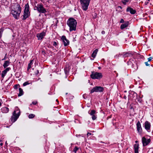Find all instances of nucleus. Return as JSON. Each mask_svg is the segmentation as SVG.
Here are the masks:
<instances>
[{"instance_id": "nucleus-1", "label": "nucleus", "mask_w": 153, "mask_h": 153, "mask_svg": "<svg viewBox=\"0 0 153 153\" xmlns=\"http://www.w3.org/2000/svg\"><path fill=\"white\" fill-rule=\"evenodd\" d=\"M21 11L20 5L18 3H15L13 6L11 13L16 19L19 17Z\"/></svg>"}, {"instance_id": "nucleus-2", "label": "nucleus", "mask_w": 153, "mask_h": 153, "mask_svg": "<svg viewBox=\"0 0 153 153\" xmlns=\"http://www.w3.org/2000/svg\"><path fill=\"white\" fill-rule=\"evenodd\" d=\"M67 24L69 27V30L70 32L76 30L77 22L75 19L72 18H69L67 21Z\"/></svg>"}, {"instance_id": "nucleus-3", "label": "nucleus", "mask_w": 153, "mask_h": 153, "mask_svg": "<svg viewBox=\"0 0 153 153\" xmlns=\"http://www.w3.org/2000/svg\"><path fill=\"white\" fill-rule=\"evenodd\" d=\"M20 115V111L17 107H16L13 112V116L11 118V121L12 123L15 122L18 118Z\"/></svg>"}, {"instance_id": "nucleus-4", "label": "nucleus", "mask_w": 153, "mask_h": 153, "mask_svg": "<svg viewBox=\"0 0 153 153\" xmlns=\"http://www.w3.org/2000/svg\"><path fill=\"white\" fill-rule=\"evenodd\" d=\"M34 10L37 11L40 13H45L47 12L46 9L44 7L42 4H37L36 5H35Z\"/></svg>"}, {"instance_id": "nucleus-5", "label": "nucleus", "mask_w": 153, "mask_h": 153, "mask_svg": "<svg viewBox=\"0 0 153 153\" xmlns=\"http://www.w3.org/2000/svg\"><path fill=\"white\" fill-rule=\"evenodd\" d=\"M91 0H80L81 5L82 9L86 10L88 9Z\"/></svg>"}, {"instance_id": "nucleus-6", "label": "nucleus", "mask_w": 153, "mask_h": 153, "mask_svg": "<svg viewBox=\"0 0 153 153\" xmlns=\"http://www.w3.org/2000/svg\"><path fill=\"white\" fill-rule=\"evenodd\" d=\"M29 7L28 4H26L25 7V9L23 15L24 20L26 19L30 15V12L29 11Z\"/></svg>"}, {"instance_id": "nucleus-7", "label": "nucleus", "mask_w": 153, "mask_h": 153, "mask_svg": "<svg viewBox=\"0 0 153 153\" xmlns=\"http://www.w3.org/2000/svg\"><path fill=\"white\" fill-rule=\"evenodd\" d=\"M102 76L101 73L97 72L92 73L91 75V77L94 79H100L102 77Z\"/></svg>"}, {"instance_id": "nucleus-8", "label": "nucleus", "mask_w": 153, "mask_h": 153, "mask_svg": "<svg viewBox=\"0 0 153 153\" xmlns=\"http://www.w3.org/2000/svg\"><path fill=\"white\" fill-rule=\"evenodd\" d=\"M104 91V88L101 86H95L90 91L91 93H92L94 92H101Z\"/></svg>"}, {"instance_id": "nucleus-9", "label": "nucleus", "mask_w": 153, "mask_h": 153, "mask_svg": "<svg viewBox=\"0 0 153 153\" xmlns=\"http://www.w3.org/2000/svg\"><path fill=\"white\" fill-rule=\"evenodd\" d=\"M142 141L143 146H145L149 144L151 142V140L149 138L148 139L144 137L142 138Z\"/></svg>"}, {"instance_id": "nucleus-10", "label": "nucleus", "mask_w": 153, "mask_h": 153, "mask_svg": "<svg viewBox=\"0 0 153 153\" xmlns=\"http://www.w3.org/2000/svg\"><path fill=\"white\" fill-rule=\"evenodd\" d=\"M144 126L145 129L146 131L148 132H150L151 125L149 122L147 121H145L144 123Z\"/></svg>"}, {"instance_id": "nucleus-11", "label": "nucleus", "mask_w": 153, "mask_h": 153, "mask_svg": "<svg viewBox=\"0 0 153 153\" xmlns=\"http://www.w3.org/2000/svg\"><path fill=\"white\" fill-rule=\"evenodd\" d=\"M89 114L92 116V119L93 120H95L97 118V115L96 114L97 112L96 111L94 110H91L88 112Z\"/></svg>"}, {"instance_id": "nucleus-12", "label": "nucleus", "mask_w": 153, "mask_h": 153, "mask_svg": "<svg viewBox=\"0 0 153 153\" xmlns=\"http://www.w3.org/2000/svg\"><path fill=\"white\" fill-rule=\"evenodd\" d=\"M61 39L65 46H66L69 45V41L66 39L65 36H62L61 38Z\"/></svg>"}, {"instance_id": "nucleus-13", "label": "nucleus", "mask_w": 153, "mask_h": 153, "mask_svg": "<svg viewBox=\"0 0 153 153\" xmlns=\"http://www.w3.org/2000/svg\"><path fill=\"white\" fill-rule=\"evenodd\" d=\"M137 130L140 134H141L142 131V129L141 126V124L139 121H138L136 124Z\"/></svg>"}, {"instance_id": "nucleus-14", "label": "nucleus", "mask_w": 153, "mask_h": 153, "mask_svg": "<svg viewBox=\"0 0 153 153\" xmlns=\"http://www.w3.org/2000/svg\"><path fill=\"white\" fill-rule=\"evenodd\" d=\"M46 33L45 32H42L39 33H38L37 35V36L38 40H41L45 35Z\"/></svg>"}, {"instance_id": "nucleus-15", "label": "nucleus", "mask_w": 153, "mask_h": 153, "mask_svg": "<svg viewBox=\"0 0 153 153\" xmlns=\"http://www.w3.org/2000/svg\"><path fill=\"white\" fill-rule=\"evenodd\" d=\"M126 11L127 12H129L131 14H134L136 12L135 10H134L132 8L128 7L126 9Z\"/></svg>"}, {"instance_id": "nucleus-16", "label": "nucleus", "mask_w": 153, "mask_h": 153, "mask_svg": "<svg viewBox=\"0 0 153 153\" xmlns=\"http://www.w3.org/2000/svg\"><path fill=\"white\" fill-rule=\"evenodd\" d=\"M10 69V68H7L5 70H4L2 71V73L1 74V77L3 78H4V76L6 74L7 72L9 71Z\"/></svg>"}, {"instance_id": "nucleus-17", "label": "nucleus", "mask_w": 153, "mask_h": 153, "mask_svg": "<svg viewBox=\"0 0 153 153\" xmlns=\"http://www.w3.org/2000/svg\"><path fill=\"white\" fill-rule=\"evenodd\" d=\"M1 110L3 113H6L8 112L9 109L7 107H4L1 108Z\"/></svg>"}, {"instance_id": "nucleus-18", "label": "nucleus", "mask_w": 153, "mask_h": 153, "mask_svg": "<svg viewBox=\"0 0 153 153\" xmlns=\"http://www.w3.org/2000/svg\"><path fill=\"white\" fill-rule=\"evenodd\" d=\"M138 144H134V153H138V149L139 148Z\"/></svg>"}, {"instance_id": "nucleus-19", "label": "nucleus", "mask_w": 153, "mask_h": 153, "mask_svg": "<svg viewBox=\"0 0 153 153\" xmlns=\"http://www.w3.org/2000/svg\"><path fill=\"white\" fill-rule=\"evenodd\" d=\"M128 22H125L123 24L121 25L120 26V28L121 29H123L124 28L127 27L128 25Z\"/></svg>"}, {"instance_id": "nucleus-20", "label": "nucleus", "mask_w": 153, "mask_h": 153, "mask_svg": "<svg viewBox=\"0 0 153 153\" xmlns=\"http://www.w3.org/2000/svg\"><path fill=\"white\" fill-rule=\"evenodd\" d=\"M98 51V49H95L93 52L91 56L93 58H95L96 55V54Z\"/></svg>"}, {"instance_id": "nucleus-21", "label": "nucleus", "mask_w": 153, "mask_h": 153, "mask_svg": "<svg viewBox=\"0 0 153 153\" xmlns=\"http://www.w3.org/2000/svg\"><path fill=\"white\" fill-rule=\"evenodd\" d=\"M131 55L132 54L131 53L128 52L123 53V56L124 57H126L129 56H131Z\"/></svg>"}, {"instance_id": "nucleus-22", "label": "nucleus", "mask_w": 153, "mask_h": 153, "mask_svg": "<svg viewBox=\"0 0 153 153\" xmlns=\"http://www.w3.org/2000/svg\"><path fill=\"white\" fill-rule=\"evenodd\" d=\"M9 65V62L8 61H6L4 62L3 65L4 68H5L8 66Z\"/></svg>"}, {"instance_id": "nucleus-23", "label": "nucleus", "mask_w": 153, "mask_h": 153, "mask_svg": "<svg viewBox=\"0 0 153 153\" xmlns=\"http://www.w3.org/2000/svg\"><path fill=\"white\" fill-rule=\"evenodd\" d=\"M33 60H31L30 61V63H29L28 65V67L27 68V70H28L30 68H31V65L33 64Z\"/></svg>"}, {"instance_id": "nucleus-24", "label": "nucleus", "mask_w": 153, "mask_h": 153, "mask_svg": "<svg viewBox=\"0 0 153 153\" xmlns=\"http://www.w3.org/2000/svg\"><path fill=\"white\" fill-rule=\"evenodd\" d=\"M19 94H18L19 96H20L22 95L23 94V92L22 89L21 88H19Z\"/></svg>"}, {"instance_id": "nucleus-25", "label": "nucleus", "mask_w": 153, "mask_h": 153, "mask_svg": "<svg viewBox=\"0 0 153 153\" xmlns=\"http://www.w3.org/2000/svg\"><path fill=\"white\" fill-rule=\"evenodd\" d=\"M35 116V115L34 114H30L28 116V117L30 118H33Z\"/></svg>"}, {"instance_id": "nucleus-26", "label": "nucleus", "mask_w": 153, "mask_h": 153, "mask_svg": "<svg viewBox=\"0 0 153 153\" xmlns=\"http://www.w3.org/2000/svg\"><path fill=\"white\" fill-rule=\"evenodd\" d=\"M65 74H67L69 72V69L68 68H65L64 69Z\"/></svg>"}, {"instance_id": "nucleus-27", "label": "nucleus", "mask_w": 153, "mask_h": 153, "mask_svg": "<svg viewBox=\"0 0 153 153\" xmlns=\"http://www.w3.org/2000/svg\"><path fill=\"white\" fill-rule=\"evenodd\" d=\"M134 61V60L133 59H130V61H129L127 62V63L128 65H130L131 63L133 65V62H132V61L133 62Z\"/></svg>"}, {"instance_id": "nucleus-28", "label": "nucleus", "mask_w": 153, "mask_h": 153, "mask_svg": "<svg viewBox=\"0 0 153 153\" xmlns=\"http://www.w3.org/2000/svg\"><path fill=\"white\" fill-rule=\"evenodd\" d=\"M128 1L129 0H122V2L124 4L126 5V3L128 2Z\"/></svg>"}, {"instance_id": "nucleus-29", "label": "nucleus", "mask_w": 153, "mask_h": 153, "mask_svg": "<svg viewBox=\"0 0 153 153\" xmlns=\"http://www.w3.org/2000/svg\"><path fill=\"white\" fill-rule=\"evenodd\" d=\"M78 149V148L77 147H75L73 149V151L75 152V153H76Z\"/></svg>"}, {"instance_id": "nucleus-30", "label": "nucleus", "mask_w": 153, "mask_h": 153, "mask_svg": "<svg viewBox=\"0 0 153 153\" xmlns=\"http://www.w3.org/2000/svg\"><path fill=\"white\" fill-rule=\"evenodd\" d=\"M30 84V83L28 82H26L23 84V86H25L27 85Z\"/></svg>"}, {"instance_id": "nucleus-31", "label": "nucleus", "mask_w": 153, "mask_h": 153, "mask_svg": "<svg viewBox=\"0 0 153 153\" xmlns=\"http://www.w3.org/2000/svg\"><path fill=\"white\" fill-rule=\"evenodd\" d=\"M57 42L56 41H54L53 42V45L55 46V47H56V46L57 45Z\"/></svg>"}, {"instance_id": "nucleus-32", "label": "nucleus", "mask_w": 153, "mask_h": 153, "mask_svg": "<svg viewBox=\"0 0 153 153\" xmlns=\"http://www.w3.org/2000/svg\"><path fill=\"white\" fill-rule=\"evenodd\" d=\"M53 22H55V23L56 25L58 22V21L56 19H54Z\"/></svg>"}, {"instance_id": "nucleus-33", "label": "nucleus", "mask_w": 153, "mask_h": 153, "mask_svg": "<svg viewBox=\"0 0 153 153\" xmlns=\"http://www.w3.org/2000/svg\"><path fill=\"white\" fill-rule=\"evenodd\" d=\"M152 57H150L149 58H148V60L149 62H150L151 61L152 59Z\"/></svg>"}, {"instance_id": "nucleus-34", "label": "nucleus", "mask_w": 153, "mask_h": 153, "mask_svg": "<svg viewBox=\"0 0 153 153\" xmlns=\"http://www.w3.org/2000/svg\"><path fill=\"white\" fill-rule=\"evenodd\" d=\"M145 64L146 66H148L150 65V64L148 63V62H146L145 63Z\"/></svg>"}, {"instance_id": "nucleus-35", "label": "nucleus", "mask_w": 153, "mask_h": 153, "mask_svg": "<svg viewBox=\"0 0 153 153\" xmlns=\"http://www.w3.org/2000/svg\"><path fill=\"white\" fill-rule=\"evenodd\" d=\"M92 135V134L91 133H88H88L87 134V137H88L90 135Z\"/></svg>"}, {"instance_id": "nucleus-36", "label": "nucleus", "mask_w": 153, "mask_h": 153, "mask_svg": "<svg viewBox=\"0 0 153 153\" xmlns=\"http://www.w3.org/2000/svg\"><path fill=\"white\" fill-rule=\"evenodd\" d=\"M37 103V102L36 101H34L32 102V103L33 105H36Z\"/></svg>"}, {"instance_id": "nucleus-37", "label": "nucleus", "mask_w": 153, "mask_h": 153, "mask_svg": "<svg viewBox=\"0 0 153 153\" xmlns=\"http://www.w3.org/2000/svg\"><path fill=\"white\" fill-rule=\"evenodd\" d=\"M124 22V21L123 19H121L120 21V23H123Z\"/></svg>"}, {"instance_id": "nucleus-38", "label": "nucleus", "mask_w": 153, "mask_h": 153, "mask_svg": "<svg viewBox=\"0 0 153 153\" xmlns=\"http://www.w3.org/2000/svg\"><path fill=\"white\" fill-rule=\"evenodd\" d=\"M2 32L0 30V38L2 36Z\"/></svg>"}, {"instance_id": "nucleus-39", "label": "nucleus", "mask_w": 153, "mask_h": 153, "mask_svg": "<svg viewBox=\"0 0 153 153\" xmlns=\"http://www.w3.org/2000/svg\"><path fill=\"white\" fill-rule=\"evenodd\" d=\"M138 101L140 102H141V100L140 98L138 100Z\"/></svg>"}, {"instance_id": "nucleus-40", "label": "nucleus", "mask_w": 153, "mask_h": 153, "mask_svg": "<svg viewBox=\"0 0 153 153\" xmlns=\"http://www.w3.org/2000/svg\"><path fill=\"white\" fill-rule=\"evenodd\" d=\"M39 73V70H37L36 71V75L38 74Z\"/></svg>"}, {"instance_id": "nucleus-41", "label": "nucleus", "mask_w": 153, "mask_h": 153, "mask_svg": "<svg viewBox=\"0 0 153 153\" xmlns=\"http://www.w3.org/2000/svg\"><path fill=\"white\" fill-rule=\"evenodd\" d=\"M123 98L124 99H126V98H127V97L126 96H124L123 97Z\"/></svg>"}, {"instance_id": "nucleus-42", "label": "nucleus", "mask_w": 153, "mask_h": 153, "mask_svg": "<svg viewBox=\"0 0 153 153\" xmlns=\"http://www.w3.org/2000/svg\"><path fill=\"white\" fill-rule=\"evenodd\" d=\"M102 34H104L105 33V32L104 31H102Z\"/></svg>"}, {"instance_id": "nucleus-43", "label": "nucleus", "mask_w": 153, "mask_h": 153, "mask_svg": "<svg viewBox=\"0 0 153 153\" xmlns=\"http://www.w3.org/2000/svg\"><path fill=\"white\" fill-rule=\"evenodd\" d=\"M76 137H79V136H80V134H79V135L76 134Z\"/></svg>"}, {"instance_id": "nucleus-44", "label": "nucleus", "mask_w": 153, "mask_h": 153, "mask_svg": "<svg viewBox=\"0 0 153 153\" xmlns=\"http://www.w3.org/2000/svg\"><path fill=\"white\" fill-rule=\"evenodd\" d=\"M101 60L102 61H103L104 62H105V60L104 59H102Z\"/></svg>"}, {"instance_id": "nucleus-45", "label": "nucleus", "mask_w": 153, "mask_h": 153, "mask_svg": "<svg viewBox=\"0 0 153 153\" xmlns=\"http://www.w3.org/2000/svg\"><path fill=\"white\" fill-rule=\"evenodd\" d=\"M0 145L1 146H2L3 145V143H1L0 144Z\"/></svg>"}, {"instance_id": "nucleus-46", "label": "nucleus", "mask_w": 153, "mask_h": 153, "mask_svg": "<svg viewBox=\"0 0 153 153\" xmlns=\"http://www.w3.org/2000/svg\"><path fill=\"white\" fill-rule=\"evenodd\" d=\"M5 59V57H4V58L2 59V60H4Z\"/></svg>"}, {"instance_id": "nucleus-47", "label": "nucleus", "mask_w": 153, "mask_h": 153, "mask_svg": "<svg viewBox=\"0 0 153 153\" xmlns=\"http://www.w3.org/2000/svg\"><path fill=\"white\" fill-rule=\"evenodd\" d=\"M98 69H101V67H98Z\"/></svg>"}, {"instance_id": "nucleus-48", "label": "nucleus", "mask_w": 153, "mask_h": 153, "mask_svg": "<svg viewBox=\"0 0 153 153\" xmlns=\"http://www.w3.org/2000/svg\"><path fill=\"white\" fill-rule=\"evenodd\" d=\"M135 142L136 143H137L138 142V141L137 140H136V141H135Z\"/></svg>"}, {"instance_id": "nucleus-49", "label": "nucleus", "mask_w": 153, "mask_h": 153, "mask_svg": "<svg viewBox=\"0 0 153 153\" xmlns=\"http://www.w3.org/2000/svg\"><path fill=\"white\" fill-rule=\"evenodd\" d=\"M45 16H47V15L46 14V13H45Z\"/></svg>"}, {"instance_id": "nucleus-50", "label": "nucleus", "mask_w": 153, "mask_h": 153, "mask_svg": "<svg viewBox=\"0 0 153 153\" xmlns=\"http://www.w3.org/2000/svg\"><path fill=\"white\" fill-rule=\"evenodd\" d=\"M56 101L57 102H59V101H58V100H56Z\"/></svg>"}, {"instance_id": "nucleus-51", "label": "nucleus", "mask_w": 153, "mask_h": 153, "mask_svg": "<svg viewBox=\"0 0 153 153\" xmlns=\"http://www.w3.org/2000/svg\"><path fill=\"white\" fill-rule=\"evenodd\" d=\"M5 144H7V141L5 142Z\"/></svg>"}, {"instance_id": "nucleus-52", "label": "nucleus", "mask_w": 153, "mask_h": 153, "mask_svg": "<svg viewBox=\"0 0 153 153\" xmlns=\"http://www.w3.org/2000/svg\"><path fill=\"white\" fill-rule=\"evenodd\" d=\"M134 94H136V95H137V94L136 93H135Z\"/></svg>"}, {"instance_id": "nucleus-53", "label": "nucleus", "mask_w": 153, "mask_h": 153, "mask_svg": "<svg viewBox=\"0 0 153 153\" xmlns=\"http://www.w3.org/2000/svg\"><path fill=\"white\" fill-rule=\"evenodd\" d=\"M39 16H40V14L39 15Z\"/></svg>"}, {"instance_id": "nucleus-54", "label": "nucleus", "mask_w": 153, "mask_h": 153, "mask_svg": "<svg viewBox=\"0 0 153 153\" xmlns=\"http://www.w3.org/2000/svg\"><path fill=\"white\" fill-rule=\"evenodd\" d=\"M126 92V91H125V92Z\"/></svg>"}]
</instances>
